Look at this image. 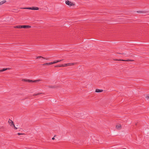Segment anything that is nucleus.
Listing matches in <instances>:
<instances>
[{
    "label": "nucleus",
    "mask_w": 149,
    "mask_h": 149,
    "mask_svg": "<svg viewBox=\"0 0 149 149\" xmlns=\"http://www.w3.org/2000/svg\"><path fill=\"white\" fill-rule=\"evenodd\" d=\"M103 91V90L101 89H97L95 90V92L97 93L101 92Z\"/></svg>",
    "instance_id": "nucleus-10"
},
{
    "label": "nucleus",
    "mask_w": 149,
    "mask_h": 149,
    "mask_svg": "<svg viewBox=\"0 0 149 149\" xmlns=\"http://www.w3.org/2000/svg\"><path fill=\"white\" fill-rule=\"evenodd\" d=\"M17 134L18 135H22V134H22V133H18Z\"/></svg>",
    "instance_id": "nucleus-17"
},
{
    "label": "nucleus",
    "mask_w": 149,
    "mask_h": 149,
    "mask_svg": "<svg viewBox=\"0 0 149 149\" xmlns=\"http://www.w3.org/2000/svg\"><path fill=\"white\" fill-rule=\"evenodd\" d=\"M52 139V140H54L55 139L54 137H53Z\"/></svg>",
    "instance_id": "nucleus-22"
},
{
    "label": "nucleus",
    "mask_w": 149,
    "mask_h": 149,
    "mask_svg": "<svg viewBox=\"0 0 149 149\" xmlns=\"http://www.w3.org/2000/svg\"><path fill=\"white\" fill-rule=\"evenodd\" d=\"M116 60V61H133V60H129V59H128V60H121V59H119V60H118V59H116V60Z\"/></svg>",
    "instance_id": "nucleus-8"
},
{
    "label": "nucleus",
    "mask_w": 149,
    "mask_h": 149,
    "mask_svg": "<svg viewBox=\"0 0 149 149\" xmlns=\"http://www.w3.org/2000/svg\"><path fill=\"white\" fill-rule=\"evenodd\" d=\"M53 64L52 62H51L47 63H44L42 65H44V66L47 65H50Z\"/></svg>",
    "instance_id": "nucleus-7"
},
{
    "label": "nucleus",
    "mask_w": 149,
    "mask_h": 149,
    "mask_svg": "<svg viewBox=\"0 0 149 149\" xmlns=\"http://www.w3.org/2000/svg\"><path fill=\"white\" fill-rule=\"evenodd\" d=\"M41 58L43 59H45L44 58L42 57V56H38L37 57V58Z\"/></svg>",
    "instance_id": "nucleus-15"
},
{
    "label": "nucleus",
    "mask_w": 149,
    "mask_h": 149,
    "mask_svg": "<svg viewBox=\"0 0 149 149\" xmlns=\"http://www.w3.org/2000/svg\"><path fill=\"white\" fill-rule=\"evenodd\" d=\"M146 98V99L147 100L149 99V95L148 96H147Z\"/></svg>",
    "instance_id": "nucleus-18"
},
{
    "label": "nucleus",
    "mask_w": 149,
    "mask_h": 149,
    "mask_svg": "<svg viewBox=\"0 0 149 149\" xmlns=\"http://www.w3.org/2000/svg\"><path fill=\"white\" fill-rule=\"evenodd\" d=\"M59 62V60H55L53 62V64H54L56 63H57L58 62Z\"/></svg>",
    "instance_id": "nucleus-13"
},
{
    "label": "nucleus",
    "mask_w": 149,
    "mask_h": 149,
    "mask_svg": "<svg viewBox=\"0 0 149 149\" xmlns=\"http://www.w3.org/2000/svg\"><path fill=\"white\" fill-rule=\"evenodd\" d=\"M22 81H24L28 82H36L37 81H39V80L33 81V80H30L29 79H22Z\"/></svg>",
    "instance_id": "nucleus-3"
},
{
    "label": "nucleus",
    "mask_w": 149,
    "mask_h": 149,
    "mask_svg": "<svg viewBox=\"0 0 149 149\" xmlns=\"http://www.w3.org/2000/svg\"><path fill=\"white\" fill-rule=\"evenodd\" d=\"M40 93H36V94H34L33 95L34 96H36V95H37L40 94Z\"/></svg>",
    "instance_id": "nucleus-16"
},
{
    "label": "nucleus",
    "mask_w": 149,
    "mask_h": 149,
    "mask_svg": "<svg viewBox=\"0 0 149 149\" xmlns=\"http://www.w3.org/2000/svg\"><path fill=\"white\" fill-rule=\"evenodd\" d=\"M137 12L138 13H143V12L141 11H137Z\"/></svg>",
    "instance_id": "nucleus-19"
},
{
    "label": "nucleus",
    "mask_w": 149,
    "mask_h": 149,
    "mask_svg": "<svg viewBox=\"0 0 149 149\" xmlns=\"http://www.w3.org/2000/svg\"><path fill=\"white\" fill-rule=\"evenodd\" d=\"M116 128L118 129L119 130L121 128V126L120 124H117L116 125Z\"/></svg>",
    "instance_id": "nucleus-9"
},
{
    "label": "nucleus",
    "mask_w": 149,
    "mask_h": 149,
    "mask_svg": "<svg viewBox=\"0 0 149 149\" xmlns=\"http://www.w3.org/2000/svg\"><path fill=\"white\" fill-rule=\"evenodd\" d=\"M31 27V26L29 25H18L15 27V28H29Z\"/></svg>",
    "instance_id": "nucleus-1"
},
{
    "label": "nucleus",
    "mask_w": 149,
    "mask_h": 149,
    "mask_svg": "<svg viewBox=\"0 0 149 149\" xmlns=\"http://www.w3.org/2000/svg\"><path fill=\"white\" fill-rule=\"evenodd\" d=\"M14 127L15 129V130H17V127H15H15Z\"/></svg>",
    "instance_id": "nucleus-21"
},
{
    "label": "nucleus",
    "mask_w": 149,
    "mask_h": 149,
    "mask_svg": "<svg viewBox=\"0 0 149 149\" xmlns=\"http://www.w3.org/2000/svg\"><path fill=\"white\" fill-rule=\"evenodd\" d=\"M63 59H61V60H59V62H61V61H63Z\"/></svg>",
    "instance_id": "nucleus-20"
},
{
    "label": "nucleus",
    "mask_w": 149,
    "mask_h": 149,
    "mask_svg": "<svg viewBox=\"0 0 149 149\" xmlns=\"http://www.w3.org/2000/svg\"><path fill=\"white\" fill-rule=\"evenodd\" d=\"M63 67L61 65H56L55 66V67Z\"/></svg>",
    "instance_id": "nucleus-14"
},
{
    "label": "nucleus",
    "mask_w": 149,
    "mask_h": 149,
    "mask_svg": "<svg viewBox=\"0 0 149 149\" xmlns=\"http://www.w3.org/2000/svg\"><path fill=\"white\" fill-rule=\"evenodd\" d=\"M21 8L23 9H28L33 10H38L39 9V8L38 7H32L23 8Z\"/></svg>",
    "instance_id": "nucleus-2"
},
{
    "label": "nucleus",
    "mask_w": 149,
    "mask_h": 149,
    "mask_svg": "<svg viewBox=\"0 0 149 149\" xmlns=\"http://www.w3.org/2000/svg\"><path fill=\"white\" fill-rule=\"evenodd\" d=\"M65 3L69 5V6H74L75 5L73 3L70 1L68 0H67L65 1Z\"/></svg>",
    "instance_id": "nucleus-4"
},
{
    "label": "nucleus",
    "mask_w": 149,
    "mask_h": 149,
    "mask_svg": "<svg viewBox=\"0 0 149 149\" xmlns=\"http://www.w3.org/2000/svg\"><path fill=\"white\" fill-rule=\"evenodd\" d=\"M6 0H3V1H1L0 2V5H2L3 3H6Z\"/></svg>",
    "instance_id": "nucleus-11"
},
{
    "label": "nucleus",
    "mask_w": 149,
    "mask_h": 149,
    "mask_svg": "<svg viewBox=\"0 0 149 149\" xmlns=\"http://www.w3.org/2000/svg\"><path fill=\"white\" fill-rule=\"evenodd\" d=\"M74 63H68L62 64V66L63 67H66L67 66H71V65H74Z\"/></svg>",
    "instance_id": "nucleus-5"
},
{
    "label": "nucleus",
    "mask_w": 149,
    "mask_h": 149,
    "mask_svg": "<svg viewBox=\"0 0 149 149\" xmlns=\"http://www.w3.org/2000/svg\"><path fill=\"white\" fill-rule=\"evenodd\" d=\"M8 69V68H3L2 69L0 70V72H3V71H5L6 70H7Z\"/></svg>",
    "instance_id": "nucleus-12"
},
{
    "label": "nucleus",
    "mask_w": 149,
    "mask_h": 149,
    "mask_svg": "<svg viewBox=\"0 0 149 149\" xmlns=\"http://www.w3.org/2000/svg\"><path fill=\"white\" fill-rule=\"evenodd\" d=\"M8 123L9 125L12 127H15V125L14 124L13 122L11 120L9 119L8 121Z\"/></svg>",
    "instance_id": "nucleus-6"
}]
</instances>
